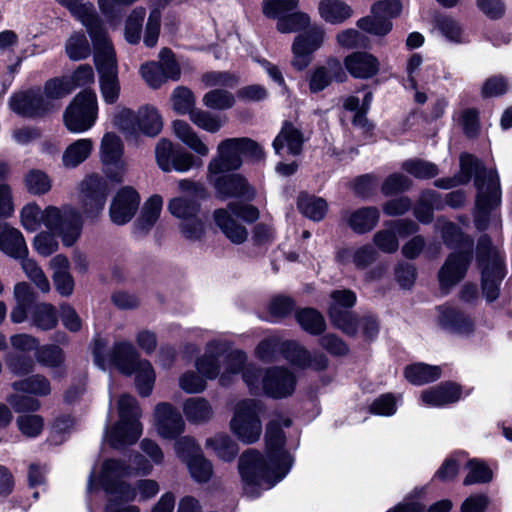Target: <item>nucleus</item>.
Instances as JSON below:
<instances>
[{"label": "nucleus", "instance_id": "obj_1", "mask_svg": "<svg viewBox=\"0 0 512 512\" xmlns=\"http://www.w3.org/2000/svg\"><path fill=\"white\" fill-rule=\"evenodd\" d=\"M288 418L278 416L271 420L266 429V457L249 449L239 459V473L244 490L251 497L259 496L262 490L272 488L290 471L293 463L291 455L284 450L285 436L282 427L290 426Z\"/></svg>", "mask_w": 512, "mask_h": 512}, {"label": "nucleus", "instance_id": "obj_2", "mask_svg": "<svg viewBox=\"0 0 512 512\" xmlns=\"http://www.w3.org/2000/svg\"><path fill=\"white\" fill-rule=\"evenodd\" d=\"M246 362V355L239 351H229L228 343L212 340L202 357L198 358L194 371L183 373L178 380L179 387L188 394L201 393L206 389V380L219 377L221 385L226 386L237 376Z\"/></svg>", "mask_w": 512, "mask_h": 512}, {"label": "nucleus", "instance_id": "obj_3", "mask_svg": "<svg viewBox=\"0 0 512 512\" xmlns=\"http://www.w3.org/2000/svg\"><path fill=\"white\" fill-rule=\"evenodd\" d=\"M94 363L102 370L114 367L126 376L134 375L138 394L147 397L152 393L156 375L152 364L140 357L135 346L126 340L115 341L111 347L103 338L93 343Z\"/></svg>", "mask_w": 512, "mask_h": 512}, {"label": "nucleus", "instance_id": "obj_4", "mask_svg": "<svg viewBox=\"0 0 512 512\" xmlns=\"http://www.w3.org/2000/svg\"><path fill=\"white\" fill-rule=\"evenodd\" d=\"M173 135L194 153L180 146H175L166 138L160 139L155 146V159L158 167L163 172L186 173L192 169H198L203 165V158L210 154L209 145L192 128L181 119L171 123Z\"/></svg>", "mask_w": 512, "mask_h": 512}, {"label": "nucleus", "instance_id": "obj_5", "mask_svg": "<svg viewBox=\"0 0 512 512\" xmlns=\"http://www.w3.org/2000/svg\"><path fill=\"white\" fill-rule=\"evenodd\" d=\"M461 177L458 183H466L474 175L477 189L474 222L478 230L488 227L489 221L499 222L493 211L501 203L499 176L495 170H486L472 155L464 154L460 158Z\"/></svg>", "mask_w": 512, "mask_h": 512}, {"label": "nucleus", "instance_id": "obj_6", "mask_svg": "<svg viewBox=\"0 0 512 512\" xmlns=\"http://www.w3.org/2000/svg\"><path fill=\"white\" fill-rule=\"evenodd\" d=\"M242 378L253 394L264 393L274 399L291 396L296 388V376L285 367H271L266 370L252 365L242 366Z\"/></svg>", "mask_w": 512, "mask_h": 512}, {"label": "nucleus", "instance_id": "obj_7", "mask_svg": "<svg viewBox=\"0 0 512 512\" xmlns=\"http://www.w3.org/2000/svg\"><path fill=\"white\" fill-rule=\"evenodd\" d=\"M118 421L105 431L106 442L115 449L134 444L142 434L141 409L137 400L128 394L117 402Z\"/></svg>", "mask_w": 512, "mask_h": 512}, {"label": "nucleus", "instance_id": "obj_8", "mask_svg": "<svg viewBox=\"0 0 512 512\" xmlns=\"http://www.w3.org/2000/svg\"><path fill=\"white\" fill-rule=\"evenodd\" d=\"M243 157L259 161L263 159L264 152L261 146L250 138L224 139L218 143L216 154L207 165V171L214 175L238 170L243 164Z\"/></svg>", "mask_w": 512, "mask_h": 512}, {"label": "nucleus", "instance_id": "obj_9", "mask_svg": "<svg viewBox=\"0 0 512 512\" xmlns=\"http://www.w3.org/2000/svg\"><path fill=\"white\" fill-rule=\"evenodd\" d=\"M133 470V465L129 466L119 460L107 459L103 461L99 470L92 469L87 490L91 493L96 486H99L113 497L133 501L136 499V491L124 481V478L130 476Z\"/></svg>", "mask_w": 512, "mask_h": 512}, {"label": "nucleus", "instance_id": "obj_10", "mask_svg": "<svg viewBox=\"0 0 512 512\" xmlns=\"http://www.w3.org/2000/svg\"><path fill=\"white\" fill-rule=\"evenodd\" d=\"M478 262L482 270V290L488 301L498 297L499 285L505 277L504 254L491 245L487 236L479 239L477 246Z\"/></svg>", "mask_w": 512, "mask_h": 512}, {"label": "nucleus", "instance_id": "obj_11", "mask_svg": "<svg viewBox=\"0 0 512 512\" xmlns=\"http://www.w3.org/2000/svg\"><path fill=\"white\" fill-rule=\"evenodd\" d=\"M263 404L254 399H244L234 406V414L230 421V430L242 442H256L262 433L261 415Z\"/></svg>", "mask_w": 512, "mask_h": 512}, {"label": "nucleus", "instance_id": "obj_12", "mask_svg": "<svg viewBox=\"0 0 512 512\" xmlns=\"http://www.w3.org/2000/svg\"><path fill=\"white\" fill-rule=\"evenodd\" d=\"M237 218L245 222H254L259 217L258 210L248 204L229 203L227 208H219L213 212V219L222 233L234 244H242L248 237V231Z\"/></svg>", "mask_w": 512, "mask_h": 512}, {"label": "nucleus", "instance_id": "obj_13", "mask_svg": "<svg viewBox=\"0 0 512 512\" xmlns=\"http://www.w3.org/2000/svg\"><path fill=\"white\" fill-rule=\"evenodd\" d=\"M97 116V96L94 91L84 90L78 93L66 108L63 121L70 132L83 133L94 126Z\"/></svg>", "mask_w": 512, "mask_h": 512}, {"label": "nucleus", "instance_id": "obj_14", "mask_svg": "<svg viewBox=\"0 0 512 512\" xmlns=\"http://www.w3.org/2000/svg\"><path fill=\"white\" fill-rule=\"evenodd\" d=\"M94 62L99 75V89L103 101L106 104L116 103L121 86L116 56L111 43L95 49Z\"/></svg>", "mask_w": 512, "mask_h": 512}, {"label": "nucleus", "instance_id": "obj_15", "mask_svg": "<svg viewBox=\"0 0 512 512\" xmlns=\"http://www.w3.org/2000/svg\"><path fill=\"white\" fill-rule=\"evenodd\" d=\"M124 144L115 132H106L99 145V158L106 177L116 183L124 181L128 166L123 159Z\"/></svg>", "mask_w": 512, "mask_h": 512}, {"label": "nucleus", "instance_id": "obj_16", "mask_svg": "<svg viewBox=\"0 0 512 512\" xmlns=\"http://www.w3.org/2000/svg\"><path fill=\"white\" fill-rule=\"evenodd\" d=\"M57 2L86 27L95 49L111 43L93 3L85 0H57Z\"/></svg>", "mask_w": 512, "mask_h": 512}, {"label": "nucleus", "instance_id": "obj_17", "mask_svg": "<svg viewBox=\"0 0 512 512\" xmlns=\"http://www.w3.org/2000/svg\"><path fill=\"white\" fill-rule=\"evenodd\" d=\"M82 214L94 219L103 210L110 191L108 180L99 174L85 177L79 185Z\"/></svg>", "mask_w": 512, "mask_h": 512}, {"label": "nucleus", "instance_id": "obj_18", "mask_svg": "<svg viewBox=\"0 0 512 512\" xmlns=\"http://www.w3.org/2000/svg\"><path fill=\"white\" fill-rule=\"evenodd\" d=\"M329 316L335 327L348 335H355L357 322L348 310L356 302V295L351 290H335L331 293Z\"/></svg>", "mask_w": 512, "mask_h": 512}, {"label": "nucleus", "instance_id": "obj_19", "mask_svg": "<svg viewBox=\"0 0 512 512\" xmlns=\"http://www.w3.org/2000/svg\"><path fill=\"white\" fill-rule=\"evenodd\" d=\"M153 418L156 433L162 439H175L184 431V420L170 403H158L154 408Z\"/></svg>", "mask_w": 512, "mask_h": 512}, {"label": "nucleus", "instance_id": "obj_20", "mask_svg": "<svg viewBox=\"0 0 512 512\" xmlns=\"http://www.w3.org/2000/svg\"><path fill=\"white\" fill-rule=\"evenodd\" d=\"M207 181L214 187L216 196L221 200L233 197H250L253 195L246 179L239 174L217 173L207 171Z\"/></svg>", "mask_w": 512, "mask_h": 512}, {"label": "nucleus", "instance_id": "obj_21", "mask_svg": "<svg viewBox=\"0 0 512 512\" xmlns=\"http://www.w3.org/2000/svg\"><path fill=\"white\" fill-rule=\"evenodd\" d=\"M470 260V252L464 250L452 253L448 256L438 272V280L442 291L447 293L464 278Z\"/></svg>", "mask_w": 512, "mask_h": 512}, {"label": "nucleus", "instance_id": "obj_22", "mask_svg": "<svg viewBox=\"0 0 512 512\" xmlns=\"http://www.w3.org/2000/svg\"><path fill=\"white\" fill-rule=\"evenodd\" d=\"M140 203L139 194L132 187H123L114 196L109 217L116 225H124L135 215Z\"/></svg>", "mask_w": 512, "mask_h": 512}, {"label": "nucleus", "instance_id": "obj_23", "mask_svg": "<svg viewBox=\"0 0 512 512\" xmlns=\"http://www.w3.org/2000/svg\"><path fill=\"white\" fill-rule=\"evenodd\" d=\"M417 230V225L413 221L397 220L385 229L374 234L373 242L375 246L384 253H394L398 250L399 242L397 236L405 237Z\"/></svg>", "mask_w": 512, "mask_h": 512}, {"label": "nucleus", "instance_id": "obj_24", "mask_svg": "<svg viewBox=\"0 0 512 512\" xmlns=\"http://www.w3.org/2000/svg\"><path fill=\"white\" fill-rule=\"evenodd\" d=\"M343 64L347 72L355 79H371L380 71V61L373 54L356 51L347 55Z\"/></svg>", "mask_w": 512, "mask_h": 512}, {"label": "nucleus", "instance_id": "obj_25", "mask_svg": "<svg viewBox=\"0 0 512 512\" xmlns=\"http://www.w3.org/2000/svg\"><path fill=\"white\" fill-rule=\"evenodd\" d=\"M283 351L285 359L299 368L321 371L328 365V359L323 353H311L295 341L283 344Z\"/></svg>", "mask_w": 512, "mask_h": 512}, {"label": "nucleus", "instance_id": "obj_26", "mask_svg": "<svg viewBox=\"0 0 512 512\" xmlns=\"http://www.w3.org/2000/svg\"><path fill=\"white\" fill-rule=\"evenodd\" d=\"M345 78L346 75L340 61L336 58H330L325 65L313 70L309 79V89L316 93L324 90L333 80L342 82Z\"/></svg>", "mask_w": 512, "mask_h": 512}, {"label": "nucleus", "instance_id": "obj_27", "mask_svg": "<svg viewBox=\"0 0 512 512\" xmlns=\"http://www.w3.org/2000/svg\"><path fill=\"white\" fill-rule=\"evenodd\" d=\"M438 323L450 333L468 336L474 330V322L470 317L450 306L438 308Z\"/></svg>", "mask_w": 512, "mask_h": 512}, {"label": "nucleus", "instance_id": "obj_28", "mask_svg": "<svg viewBox=\"0 0 512 512\" xmlns=\"http://www.w3.org/2000/svg\"><path fill=\"white\" fill-rule=\"evenodd\" d=\"M162 129L163 117L155 106L144 104L136 110V138L140 135L156 137Z\"/></svg>", "mask_w": 512, "mask_h": 512}, {"label": "nucleus", "instance_id": "obj_29", "mask_svg": "<svg viewBox=\"0 0 512 512\" xmlns=\"http://www.w3.org/2000/svg\"><path fill=\"white\" fill-rule=\"evenodd\" d=\"M140 447L143 456L135 454L131 462L136 473L148 475L152 472L154 465H161L163 463L164 453L155 441L148 438L141 441Z\"/></svg>", "mask_w": 512, "mask_h": 512}, {"label": "nucleus", "instance_id": "obj_30", "mask_svg": "<svg viewBox=\"0 0 512 512\" xmlns=\"http://www.w3.org/2000/svg\"><path fill=\"white\" fill-rule=\"evenodd\" d=\"M460 387L454 383H445L421 392L420 399L427 407H442L460 399Z\"/></svg>", "mask_w": 512, "mask_h": 512}, {"label": "nucleus", "instance_id": "obj_31", "mask_svg": "<svg viewBox=\"0 0 512 512\" xmlns=\"http://www.w3.org/2000/svg\"><path fill=\"white\" fill-rule=\"evenodd\" d=\"M302 144V133L290 123L283 125L280 133L273 141L274 150L280 156L299 154Z\"/></svg>", "mask_w": 512, "mask_h": 512}, {"label": "nucleus", "instance_id": "obj_32", "mask_svg": "<svg viewBox=\"0 0 512 512\" xmlns=\"http://www.w3.org/2000/svg\"><path fill=\"white\" fill-rule=\"evenodd\" d=\"M317 12L324 22L332 25H340L353 15V9L343 0H319Z\"/></svg>", "mask_w": 512, "mask_h": 512}, {"label": "nucleus", "instance_id": "obj_33", "mask_svg": "<svg viewBox=\"0 0 512 512\" xmlns=\"http://www.w3.org/2000/svg\"><path fill=\"white\" fill-rule=\"evenodd\" d=\"M0 251L12 258L28 254L22 233L5 223H0Z\"/></svg>", "mask_w": 512, "mask_h": 512}, {"label": "nucleus", "instance_id": "obj_34", "mask_svg": "<svg viewBox=\"0 0 512 512\" xmlns=\"http://www.w3.org/2000/svg\"><path fill=\"white\" fill-rule=\"evenodd\" d=\"M65 217L57 232L64 246L71 247L79 239L82 231L81 213L72 207H65Z\"/></svg>", "mask_w": 512, "mask_h": 512}, {"label": "nucleus", "instance_id": "obj_35", "mask_svg": "<svg viewBox=\"0 0 512 512\" xmlns=\"http://www.w3.org/2000/svg\"><path fill=\"white\" fill-rule=\"evenodd\" d=\"M380 218L379 210L375 207H363L354 210L347 216L348 226L358 234L371 231Z\"/></svg>", "mask_w": 512, "mask_h": 512}, {"label": "nucleus", "instance_id": "obj_36", "mask_svg": "<svg viewBox=\"0 0 512 512\" xmlns=\"http://www.w3.org/2000/svg\"><path fill=\"white\" fill-rule=\"evenodd\" d=\"M93 141L82 138L71 143L62 155V163L66 168H75L90 156L93 150Z\"/></svg>", "mask_w": 512, "mask_h": 512}, {"label": "nucleus", "instance_id": "obj_37", "mask_svg": "<svg viewBox=\"0 0 512 512\" xmlns=\"http://www.w3.org/2000/svg\"><path fill=\"white\" fill-rule=\"evenodd\" d=\"M183 413L191 423H204L213 416V409L208 400L202 397L187 399L183 404Z\"/></svg>", "mask_w": 512, "mask_h": 512}, {"label": "nucleus", "instance_id": "obj_38", "mask_svg": "<svg viewBox=\"0 0 512 512\" xmlns=\"http://www.w3.org/2000/svg\"><path fill=\"white\" fill-rule=\"evenodd\" d=\"M163 206L159 195L151 196L144 204L137 220L136 227L140 232H146L157 222Z\"/></svg>", "mask_w": 512, "mask_h": 512}, {"label": "nucleus", "instance_id": "obj_39", "mask_svg": "<svg viewBox=\"0 0 512 512\" xmlns=\"http://www.w3.org/2000/svg\"><path fill=\"white\" fill-rule=\"evenodd\" d=\"M112 124L127 139L136 138V111L117 106L112 114Z\"/></svg>", "mask_w": 512, "mask_h": 512}, {"label": "nucleus", "instance_id": "obj_40", "mask_svg": "<svg viewBox=\"0 0 512 512\" xmlns=\"http://www.w3.org/2000/svg\"><path fill=\"white\" fill-rule=\"evenodd\" d=\"M404 375L410 383L423 385L437 380L441 375V369L438 366L416 363L406 367Z\"/></svg>", "mask_w": 512, "mask_h": 512}, {"label": "nucleus", "instance_id": "obj_41", "mask_svg": "<svg viewBox=\"0 0 512 512\" xmlns=\"http://www.w3.org/2000/svg\"><path fill=\"white\" fill-rule=\"evenodd\" d=\"M422 57L419 54H413L406 66L407 71V87L416 89L419 82H429L430 78L434 77L433 67L427 66L424 69L421 68Z\"/></svg>", "mask_w": 512, "mask_h": 512}, {"label": "nucleus", "instance_id": "obj_42", "mask_svg": "<svg viewBox=\"0 0 512 512\" xmlns=\"http://www.w3.org/2000/svg\"><path fill=\"white\" fill-rule=\"evenodd\" d=\"M328 205L322 198L301 194L298 198V209L300 212L314 221H320L327 212Z\"/></svg>", "mask_w": 512, "mask_h": 512}, {"label": "nucleus", "instance_id": "obj_43", "mask_svg": "<svg viewBox=\"0 0 512 512\" xmlns=\"http://www.w3.org/2000/svg\"><path fill=\"white\" fill-rule=\"evenodd\" d=\"M14 259L20 260L23 272L40 291L43 293L49 292L50 282L35 260L29 258L28 254L23 257H14Z\"/></svg>", "mask_w": 512, "mask_h": 512}, {"label": "nucleus", "instance_id": "obj_44", "mask_svg": "<svg viewBox=\"0 0 512 512\" xmlns=\"http://www.w3.org/2000/svg\"><path fill=\"white\" fill-rule=\"evenodd\" d=\"M167 208L174 217L182 221L199 214L200 203L192 198L177 196L168 202Z\"/></svg>", "mask_w": 512, "mask_h": 512}, {"label": "nucleus", "instance_id": "obj_45", "mask_svg": "<svg viewBox=\"0 0 512 512\" xmlns=\"http://www.w3.org/2000/svg\"><path fill=\"white\" fill-rule=\"evenodd\" d=\"M206 446L224 461H231L238 453V445L226 434H217L207 439Z\"/></svg>", "mask_w": 512, "mask_h": 512}, {"label": "nucleus", "instance_id": "obj_46", "mask_svg": "<svg viewBox=\"0 0 512 512\" xmlns=\"http://www.w3.org/2000/svg\"><path fill=\"white\" fill-rule=\"evenodd\" d=\"M170 101L172 109L180 115H190L195 109L194 93L185 86H177L171 93Z\"/></svg>", "mask_w": 512, "mask_h": 512}, {"label": "nucleus", "instance_id": "obj_47", "mask_svg": "<svg viewBox=\"0 0 512 512\" xmlns=\"http://www.w3.org/2000/svg\"><path fill=\"white\" fill-rule=\"evenodd\" d=\"M190 121L198 128L209 133H217L224 125L225 120L201 108H195L189 115Z\"/></svg>", "mask_w": 512, "mask_h": 512}, {"label": "nucleus", "instance_id": "obj_48", "mask_svg": "<svg viewBox=\"0 0 512 512\" xmlns=\"http://www.w3.org/2000/svg\"><path fill=\"white\" fill-rule=\"evenodd\" d=\"M311 18L309 14L294 10L277 21L276 28L280 33H292L306 29L310 26Z\"/></svg>", "mask_w": 512, "mask_h": 512}, {"label": "nucleus", "instance_id": "obj_49", "mask_svg": "<svg viewBox=\"0 0 512 512\" xmlns=\"http://www.w3.org/2000/svg\"><path fill=\"white\" fill-rule=\"evenodd\" d=\"M146 10L143 7L134 8L125 21L124 37L130 44H137L141 38V30Z\"/></svg>", "mask_w": 512, "mask_h": 512}, {"label": "nucleus", "instance_id": "obj_50", "mask_svg": "<svg viewBox=\"0 0 512 512\" xmlns=\"http://www.w3.org/2000/svg\"><path fill=\"white\" fill-rule=\"evenodd\" d=\"M32 322L35 327L43 331L55 328L58 323L55 308L47 303L36 305L32 313Z\"/></svg>", "mask_w": 512, "mask_h": 512}, {"label": "nucleus", "instance_id": "obj_51", "mask_svg": "<svg viewBox=\"0 0 512 512\" xmlns=\"http://www.w3.org/2000/svg\"><path fill=\"white\" fill-rule=\"evenodd\" d=\"M13 388L17 392L30 393L37 396H46L51 391V386L44 376L33 375L24 380L13 383Z\"/></svg>", "mask_w": 512, "mask_h": 512}, {"label": "nucleus", "instance_id": "obj_52", "mask_svg": "<svg viewBox=\"0 0 512 512\" xmlns=\"http://www.w3.org/2000/svg\"><path fill=\"white\" fill-rule=\"evenodd\" d=\"M25 187L31 194L43 195L48 193L52 187L50 176L42 170L32 169L24 178Z\"/></svg>", "mask_w": 512, "mask_h": 512}, {"label": "nucleus", "instance_id": "obj_53", "mask_svg": "<svg viewBox=\"0 0 512 512\" xmlns=\"http://www.w3.org/2000/svg\"><path fill=\"white\" fill-rule=\"evenodd\" d=\"M357 25L361 30L376 36H384L392 29V22L379 13H371L359 19Z\"/></svg>", "mask_w": 512, "mask_h": 512}, {"label": "nucleus", "instance_id": "obj_54", "mask_svg": "<svg viewBox=\"0 0 512 512\" xmlns=\"http://www.w3.org/2000/svg\"><path fill=\"white\" fill-rule=\"evenodd\" d=\"M466 468L468 469V473L463 480L464 485L488 483L493 478L491 468L481 460L472 459L468 461Z\"/></svg>", "mask_w": 512, "mask_h": 512}, {"label": "nucleus", "instance_id": "obj_55", "mask_svg": "<svg viewBox=\"0 0 512 512\" xmlns=\"http://www.w3.org/2000/svg\"><path fill=\"white\" fill-rule=\"evenodd\" d=\"M440 205L438 195L434 191H425L415 207V216L419 221L428 223L432 219L433 210L440 208Z\"/></svg>", "mask_w": 512, "mask_h": 512}, {"label": "nucleus", "instance_id": "obj_56", "mask_svg": "<svg viewBox=\"0 0 512 512\" xmlns=\"http://www.w3.org/2000/svg\"><path fill=\"white\" fill-rule=\"evenodd\" d=\"M34 102V91H28L12 96L9 101V106L12 111L19 115L36 117L39 115V110L33 105Z\"/></svg>", "mask_w": 512, "mask_h": 512}, {"label": "nucleus", "instance_id": "obj_57", "mask_svg": "<svg viewBox=\"0 0 512 512\" xmlns=\"http://www.w3.org/2000/svg\"><path fill=\"white\" fill-rule=\"evenodd\" d=\"M187 467L191 477L196 482L205 483L212 477V463L203 454H195L191 459L187 460Z\"/></svg>", "mask_w": 512, "mask_h": 512}, {"label": "nucleus", "instance_id": "obj_58", "mask_svg": "<svg viewBox=\"0 0 512 512\" xmlns=\"http://www.w3.org/2000/svg\"><path fill=\"white\" fill-rule=\"evenodd\" d=\"M73 91V86L66 76L61 78L50 79L44 86V95L55 109L56 101Z\"/></svg>", "mask_w": 512, "mask_h": 512}, {"label": "nucleus", "instance_id": "obj_59", "mask_svg": "<svg viewBox=\"0 0 512 512\" xmlns=\"http://www.w3.org/2000/svg\"><path fill=\"white\" fill-rule=\"evenodd\" d=\"M296 319L300 326L310 334H320L325 329V321L315 309H302L296 314Z\"/></svg>", "mask_w": 512, "mask_h": 512}, {"label": "nucleus", "instance_id": "obj_60", "mask_svg": "<svg viewBox=\"0 0 512 512\" xmlns=\"http://www.w3.org/2000/svg\"><path fill=\"white\" fill-rule=\"evenodd\" d=\"M298 6L299 0H263L262 11L266 17L279 21Z\"/></svg>", "mask_w": 512, "mask_h": 512}, {"label": "nucleus", "instance_id": "obj_61", "mask_svg": "<svg viewBox=\"0 0 512 512\" xmlns=\"http://www.w3.org/2000/svg\"><path fill=\"white\" fill-rule=\"evenodd\" d=\"M202 102L212 110H227L234 105L235 97L227 90L214 89L204 94Z\"/></svg>", "mask_w": 512, "mask_h": 512}, {"label": "nucleus", "instance_id": "obj_62", "mask_svg": "<svg viewBox=\"0 0 512 512\" xmlns=\"http://www.w3.org/2000/svg\"><path fill=\"white\" fill-rule=\"evenodd\" d=\"M65 50L71 60L78 61L90 55V46L85 34L73 33L67 40Z\"/></svg>", "mask_w": 512, "mask_h": 512}, {"label": "nucleus", "instance_id": "obj_63", "mask_svg": "<svg viewBox=\"0 0 512 512\" xmlns=\"http://www.w3.org/2000/svg\"><path fill=\"white\" fill-rule=\"evenodd\" d=\"M179 231L184 239L195 242L204 238L206 229L203 220L197 214L182 220L179 224Z\"/></svg>", "mask_w": 512, "mask_h": 512}, {"label": "nucleus", "instance_id": "obj_64", "mask_svg": "<svg viewBox=\"0 0 512 512\" xmlns=\"http://www.w3.org/2000/svg\"><path fill=\"white\" fill-rule=\"evenodd\" d=\"M437 228L441 232L444 242L448 246H463L467 244L470 248L472 241L468 238H464L459 228L451 222L444 220H438Z\"/></svg>", "mask_w": 512, "mask_h": 512}]
</instances>
